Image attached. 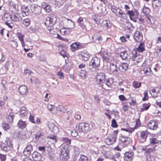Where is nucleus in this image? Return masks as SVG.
I'll return each instance as SVG.
<instances>
[{
  "mask_svg": "<svg viewBox=\"0 0 161 161\" xmlns=\"http://www.w3.org/2000/svg\"><path fill=\"white\" fill-rule=\"evenodd\" d=\"M57 20L56 16L53 14H50L48 17H46L44 24L49 31L52 29L53 26L55 24Z\"/></svg>",
  "mask_w": 161,
  "mask_h": 161,
  "instance_id": "f257e3e1",
  "label": "nucleus"
},
{
  "mask_svg": "<svg viewBox=\"0 0 161 161\" xmlns=\"http://www.w3.org/2000/svg\"><path fill=\"white\" fill-rule=\"evenodd\" d=\"M12 148V144L10 141H8L4 143L0 144V149L5 153L10 151Z\"/></svg>",
  "mask_w": 161,
  "mask_h": 161,
  "instance_id": "f03ea898",
  "label": "nucleus"
},
{
  "mask_svg": "<svg viewBox=\"0 0 161 161\" xmlns=\"http://www.w3.org/2000/svg\"><path fill=\"white\" fill-rule=\"evenodd\" d=\"M61 25L64 27L72 29L75 26V24L70 19L64 18L62 19L60 22Z\"/></svg>",
  "mask_w": 161,
  "mask_h": 161,
  "instance_id": "7ed1b4c3",
  "label": "nucleus"
},
{
  "mask_svg": "<svg viewBox=\"0 0 161 161\" xmlns=\"http://www.w3.org/2000/svg\"><path fill=\"white\" fill-rule=\"evenodd\" d=\"M67 146L61 147V151L59 153V156L62 159H68L69 158V150L67 149Z\"/></svg>",
  "mask_w": 161,
  "mask_h": 161,
  "instance_id": "20e7f679",
  "label": "nucleus"
},
{
  "mask_svg": "<svg viewBox=\"0 0 161 161\" xmlns=\"http://www.w3.org/2000/svg\"><path fill=\"white\" fill-rule=\"evenodd\" d=\"M7 16H5L4 17V19L6 20L5 18L6 19L7 21L9 20V19H11L12 21H19L22 19L21 17L20 14L18 13H15L11 15H7Z\"/></svg>",
  "mask_w": 161,
  "mask_h": 161,
  "instance_id": "39448f33",
  "label": "nucleus"
},
{
  "mask_svg": "<svg viewBox=\"0 0 161 161\" xmlns=\"http://www.w3.org/2000/svg\"><path fill=\"white\" fill-rule=\"evenodd\" d=\"M79 132H87L90 130V128L88 124L86 123H80L78 126Z\"/></svg>",
  "mask_w": 161,
  "mask_h": 161,
  "instance_id": "423d86ee",
  "label": "nucleus"
},
{
  "mask_svg": "<svg viewBox=\"0 0 161 161\" xmlns=\"http://www.w3.org/2000/svg\"><path fill=\"white\" fill-rule=\"evenodd\" d=\"M140 135L137 136L138 141L141 142H144L146 140V139L149 134V132L146 130L140 132Z\"/></svg>",
  "mask_w": 161,
  "mask_h": 161,
  "instance_id": "0eeeda50",
  "label": "nucleus"
},
{
  "mask_svg": "<svg viewBox=\"0 0 161 161\" xmlns=\"http://www.w3.org/2000/svg\"><path fill=\"white\" fill-rule=\"evenodd\" d=\"M121 135L119 138V140L121 141V143H120L119 145V147H120V146L122 145L123 146V147H126L127 144L129 143L128 140L130 139V138L127 137L125 135H122V134H121Z\"/></svg>",
  "mask_w": 161,
  "mask_h": 161,
  "instance_id": "6e6552de",
  "label": "nucleus"
},
{
  "mask_svg": "<svg viewBox=\"0 0 161 161\" xmlns=\"http://www.w3.org/2000/svg\"><path fill=\"white\" fill-rule=\"evenodd\" d=\"M152 5L153 10L156 13L161 6V2L159 0H153L152 2Z\"/></svg>",
  "mask_w": 161,
  "mask_h": 161,
  "instance_id": "1a4fd4ad",
  "label": "nucleus"
},
{
  "mask_svg": "<svg viewBox=\"0 0 161 161\" xmlns=\"http://www.w3.org/2000/svg\"><path fill=\"white\" fill-rule=\"evenodd\" d=\"M105 74L103 73H100L97 75L96 77V81L101 85L104 82L105 80Z\"/></svg>",
  "mask_w": 161,
  "mask_h": 161,
  "instance_id": "9d476101",
  "label": "nucleus"
},
{
  "mask_svg": "<svg viewBox=\"0 0 161 161\" xmlns=\"http://www.w3.org/2000/svg\"><path fill=\"white\" fill-rule=\"evenodd\" d=\"M127 14L129 15L131 20L135 22H136V19L138 17L139 14L137 11H135L134 12L131 10L128 11Z\"/></svg>",
  "mask_w": 161,
  "mask_h": 161,
  "instance_id": "9b49d317",
  "label": "nucleus"
},
{
  "mask_svg": "<svg viewBox=\"0 0 161 161\" xmlns=\"http://www.w3.org/2000/svg\"><path fill=\"white\" fill-rule=\"evenodd\" d=\"M90 64L95 68L99 67L100 65V59L97 57L93 58L90 62Z\"/></svg>",
  "mask_w": 161,
  "mask_h": 161,
  "instance_id": "f8f14e48",
  "label": "nucleus"
},
{
  "mask_svg": "<svg viewBox=\"0 0 161 161\" xmlns=\"http://www.w3.org/2000/svg\"><path fill=\"white\" fill-rule=\"evenodd\" d=\"M48 127L50 130L54 134H56L59 131V129L58 127L52 122H48Z\"/></svg>",
  "mask_w": 161,
  "mask_h": 161,
  "instance_id": "ddd939ff",
  "label": "nucleus"
},
{
  "mask_svg": "<svg viewBox=\"0 0 161 161\" xmlns=\"http://www.w3.org/2000/svg\"><path fill=\"white\" fill-rule=\"evenodd\" d=\"M32 150V145L31 144H28L23 151V153L25 156L28 157L30 155Z\"/></svg>",
  "mask_w": 161,
  "mask_h": 161,
  "instance_id": "4468645a",
  "label": "nucleus"
},
{
  "mask_svg": "<svg viewBox=\"0 0 161 161\" xmlns=\"http://www.w3.org/2000/svg\"><path fill=\"white\" fill-rule=\"evenodd\" d=\"M148 128L153 130H155L158 127V123L154 120H151L147 124Z\"/></svg>",
  "mask_w": 161,
  "mask_h": 161,
  "instance_id": "2eb2a0df",
  "label": "nucleus"
},
{
  "mask_svg": "<svg viewBox=\"0 0 161 161\" xmlns=\"http://www.w3.org/2000/svg\"><path fill=\"white\" fill-rule=\"evenodd\" d=\"M133 37L136 42H140L143 39L142 33L138 31L135 33Z\"/></svg>",
  "mask_w": 161,
  "mask_h": 161,
  "instance_id": "dca6fc26",
  "label": "nucleus"
},
{
  "mask_svg": "<svg viewBox=\"0 0 161 161\" xmlns=\"http://www.w3.org/2000/svg\"><path fill=\"white\" fill-rule=\"evenodd\" d=\"M134 153L132 152H126L125 153L124 159L125 161H131L133 158Z\"/></svg>",
  "mask_w": 161,
  "mask_h": 161,
  "instance_id": "f3484780",
  "label": "nucleus"
},
{
  "mask_svg": "<svg viewBox=\"0 0 161 161\" xmlns=\"http://www.w3.org/2000/svg\"><path fill=\"white\" fill-rule=\"evenodd\" d=\"M79 57L81 59L85 61H87L89 58V54L86 51H82L81 52L79 55Z\"/></svg>",
  "mask_w": 161,
  "mask_h": 161,
  "instance_id": "a211bd4d",
  "label": "nucleus"
},
{
  "mask_svg": "<svg viewBox=\"0 0 161 161\" xmlns=\"http://www.w3.org/2000/svg\"><path fill=\"white\" fill-rule=\"evenodd\" d=\"M31 9L32 12L35 14H38L41 12V8L37 5L33 4L31 6Z\"/></svg>",
  "mask_w": 161,
  "mask_h": 161,
  "instance_id": "6ab92c4d",
  "label": "nucleus"
},
{
  "mask_svg": "<svg viewBox=\"0 0 161 161\" xmlns=\"http://www.w3.org/2000/svg\"><path fill=\"white\" fill-rule=\"evenodd\" d=\"M109 69L110 71L114 74H117L118 72V70L116 63L110 64Z\"/></svg>",
  "mask_w": 161,
  "mask_h": 161,
  "instance_id": "aec40b11",
  "label": "nucleus"
},
{
  "mask_svg": "<svg viewBox=\"0 0 161 161\" xmlns=\"http://www.w3.org/2000/svg\"><path fill=\"white\" fill-rule=\"evenodd\" d=\"M32 157L35 161H40L42 158L41 154L37 152H34L32 154Z\"/></svg>",
  "mask_w": 161,
  "mask_h": 161,
  "instance_id": "412c9836",
  "label": "nucleus"
},
{
  "mask_svg": "<svg viewBox=\"0 0 161 161\" xmlns=\"http://www.w3.org/2000/svg\"><path fill=\"white\" fill-rule=\"evenodd\" d=\"M116 140L115 137H113L112 136H111L106 139L105 142L107 145H111L115 142Z\"/></svg>",
  "mask_w": 161,
  "mask_h": 161,
  "instance_id": "4be33fe9",
  "label": "nucleus"
},
{
  "mask_svg": "<svg viewBox=\"0 0 161 161\" xmlns=\"http://www.w3.org/2000/svg\"><path fill=\"white\" fill-rule=\"evenodd\" d=\"M128 67V64L126 63H124L119 66L118 69L120 71L125 72L127 70Z\"/></svg>",
  "mask_w": 161,
  "mask_h": 161,
  "instance_id": "5701e85b",
  "label": "nucleus"
},
{
  "mask_svg": "<svg viewBox=\"0 0 161 161\" xmlns=\"http://www.w3.org/2000/svg\"><path fill=\"white\" fill-rule=\"evenodd\" d=\"M86 21V19L85 18L82 17H79L77 20V22L79 24L80 26L83 29H85L86 27V25L83 23L84 21Z\"/></svg>",
  "mask_w": 161,
  "mask_h": 161,
  "instance_id": "b1692460",
  "label": "nucleus"
},
{
  "mask_svg": "<svg viewBox=\"0 0 161 161\" xmlns=\"http://www.w3.org/2000/svg\"><path fill=\"white\" fill-rule=\"evenodd\" d=\"M20 94L22 95L25 94L28 92L27 87L25 85L21 86L19 88Z\"/></svg>",
  "mask_w": 161,
  "mask_h": 161,
  "instance_id": "393cba45",
  "label": "nucleus"
},
{
  "mask_svg": "<svg viewBox=\"0 0 161 161\" xmlns=\"http://www.w3.org/2000/svg\"><path fill=\"white\" fill-rule=\"evenodd\" d=\"M87 75L88 73L85 70L81 69L79 71V76L82 79H86Z\"/></svg>",
  "mask_w": 161,
  "mask_h": 161,
  "instance_id": "a878e982",
  "label": "nucleus"
},
{
  "mask_svg": "<svg viewBox=\"0 0 161 161\" xmlns=\"http://www.w3.org/2000/svg\"><path fill=\"white\" fill-rule=\"evenodd\" d=\"M5 69L7 70L9 68H12L14 67L13 61H8L4 65Z\"/></svg>",
  "mask_w": 161,
  "mask_h": 161,
  "instance_id": "bb28decb",
  "label": "nucleus"
},
{
  "mask_svg": "<svg viewBox=\"0 0 161 161\" xmlns=\"http://www.w3.org/2000/svg\"><path fill=\"white\" fill-rule=\"evenodd\" d=\"M22 14L23 16L28 15L29 14V8L28 6L24 5L22 8Z\"/></svg>",
  "mask_w": 161,
  "mask_h": 161,
  "instance_id": "cd10ccee",
  "label": "nucleus"
},
{
  "mask_svg": "<svg viewBox=\"0 0 161 161\" xmlns=\"http://www.w3.org/2000/svg\"><path fill=\"white\" fill-rule=\"evenodd\" d=\"M14 116V113L12 112L10 113L6 117L7 122L9 124L12 123L13 122Z\"/></svg>",
  "mask_w": 161,
  "mask_h": 161,
  "instance_id": "c85d7f7f",
  "label": "nucleus"
},
{
  "mask_svg": "<svg viewBox=\"0 0 161 161\" xmlns=\"http://www.w3.org/2000/svg\"><path fill=\"white\" fill-rule=\"evenodd\" d=\"M28 113L26 107L24 106H22L21 108L20 111L19 115L21 117H23L26 115Z\"/></svg>",
  "mask_w": 161,
  "mask_h": 161,
  "instance_id": "c756f323",
  "label": "nucleus"
},
{
  "mask_svg": "<svg viewBox=\"0 0 161 161\" xmlns=\"http://www.w3.org/2000/svg\"><path fill=\"white\" fill-rule=\"evenodd\" d=\"M134 129L133 128H122L121 129V130H123L124 131V132H123L122 133V135H125V136H126L127 135H129V132H132L134 130Z\"/></svg>",
  "mask_w": 161,
  "mask_h": 161,
  "instance_id": "7c9ffc66",
  "label": "nucleus"
},
{
  "mask_svg": "<svg viewBox=\"0 0 161 161\" xmlns=\"http://www.w3.org/2000/svg\"><path fill=\"white\" fill-rule=\"evenodd\" d=\"M70 28L64 27L60 29V31L62 35H67L70 32Z\"/></svg>",
  "mask_w": 161,
  "mask_h": 161,
  "instance_id": "2f4dec72",
  "label": "nucleus"
},
{
  "mask_svg": "<svg viewBox=\"0 0 161 161\" xmlns=\"http://www.w3.org/2000/svg\"><path fill=\"white\" fill-rule=\"evenodd\" d=\"M117 11L115 14L118 17L124 18L125 16V14L124 13L122 10L118 8Z\"/></svg>",
  "mask_w": 161,
  "mask_h": 161,
  "instance_id": "473e14b6",
  "label": "nucleus"
},
{
  "mask_svg": "<svg viewBox=\"0 0 161 161\" xmlns=\"http://www.w3.org/2000/svg\"><path fill=\"white\" fill-rule=\"evenodd\" d=\"M102 26L105 28L106 29L109 28L111 27V25L109 21L107 20H103L101 24Z\"/></svg>",
  "mask_w": 161,
  "mask_h": 161,
  "instance_id": "72a5a7b5",
  "label": "nucleus"
},
{
  "mask_svg": "<svg viewBox=\"0 0 161 161\" xmlns=\"http://www.w3.org/2000/svg\"><path fill=\"white\" fill-rule=\"evenodd\" d=\"M18 125L19 128L23 129L26 127V124L25 121L19 120L18 123Z\"/></svg>",
  "mask_w": 161,
  "mask_h": 161,
  "instance_id": "f704fd0d",
  "label": "nucleus"
},
{
  "mask_svg": "<svg viewBox=\"0 0 161 161\" xmlns=\"http://www.w3.org/2000/svg\"><path fill=\"white\" fill-rule=\"evenodd\" d=\"M144 44L143 43H140L138 47L136 48L137 51L142 52L145 50Z\"/></svg>",
  "mask_w": 161,
  "mask_h": 161,
  "instance_id": "c9c22d12",
  "label": "nucleus"
},
{
  "mask_svg": "<svg viewBox=\"0 0 161 161\" xmlns=\"http://www.w3.org/2000/svg\"><path fill=\"white\" fill-rule=\"evenodd\" d=\"M138 56L137 55L136 52L134 51L130 54V59H132L133 61H135Z\"/></svg>",
  "mask_w": 161,
  "mask_h": 161,
  "instance_id": "e433bc0d",
  "label": "nucleus"
},
{
  "mask_svg": "<svg viewBox=\"0 0 161 161\" xmlns=\"http://www.w3.org/2000/svg\"><path fill=\"white\" fill-rule=\"evenodd\" d=\"M47 138L49 139L52 140L53 141V143H55L57 142L56 136L54 135L50 134L47 136Z\"/></svg>",
  "mask_w": 161,
  "mask_h": 161,
  "instance_id": "4c0bfd02",
  "label": "nucleus"
},
{
  "mask_svg": "<svg viewBox=\"0 0 161 161\" xmlns=\"http://www.w3.org/2000/svg\"><path fill=\"white\" fill-rule=\"evenodd\" d=\"M120 56L121 58L123 59H125L127 58L128 56V54L127 52L126 51H124L123 52H121L120 54Z\"/></svg>",
  "mask_w": 161,
  "mask_h": 161,
  "instance_id": "58836bf2",
  "label": "nucleus"
},
{
  "mask_svg": "<svg viewBox=\"0 0 161 161\" xmlns=\"http://www.w3.org/2000/svg\"><path fill=\"white\" fill-rule=\"evenodd\" d=\"M142 12L144 14L145 16L149 15V13L150 12V10L148 8L146 7H144L142 10Z\"/></svg>",
  "mask_w": 161,
  "mask_h": 161,
  "instance_id": "ea45409f",
  "label": "nucleus"
},
{
  "mask_svg": "<svg viewBox=\"0 0 161 161\" xmlns=\"http://www.w3.org/2000/svg\"><path fill=\"white\" fill-rule=\"evenodd\" d=\"M9 6L10 9H12V11L16 10L15 4L13 1H10L9 4Z\"/></svg>",
  "mask_w": 161,
  "mask_h": 161,
  "instance_id": "a19ab883",
  "label": "nucleus"
},
{
  "mask_svg": "<svg viewBox=\"0 0 161 161\" xmlns=\"http://www.w3.org/2000/svg\"><path fill=\"white\" fill-rule=\"evenodd\" d=\"M23 24L25 27L28 26L30 24V21L29 19H24Z\"/></svg>",
  "mask_w": 161,
  "mask_h": 161,
  "instance_id": "79ce46f5",
  "label": "nucleus"
},
{
  "mask_svg": "<svg viewBox=\"0 0 161 161\" xmlns=\"http://www.w3.org/2000/svg\"><path fill=\"white\" fill-rule=\"evenodd\" d=\"M159 141L156 138L152 137L150 139V142L152 145H154L158 143Z\"/></svg>",
  "mask_w": 161,
  "mask_h": 161,
  "instance_id": "37998d69",
  "label": "nucleus"
},
{
  "mask_svg": "<svg viewBox=\"0 0 161 161\" xmlns=\"http://www.w3.org/2000/svg\"><path fill=\"white\" fill-rule=\"evenodd\" d=\"M146 19L147 23L150 24H153V22L152 20L153 18L149 14L146 16Z\"/></svg>",
  "mask_w": 161,
  "mask_h": 161,
  "instance_id": "c03bdc74",
  "label": "nucleus"
},
{
  "mask_svg": "<svg viewBox=\"0 0 161 161\" xmlns=\"http://www.w3.org/2000/svg\"><path fill=\"white\" fill-rule=\"evenodd\" d=\"M2 127L4 130L7 131L10 128V126L9 124L6 123H3L2 125Z\"/></svg>",
  "mask_w": 161,
  "mask_h": 161,
  "instance_id": "a18cd8bd",
  "label": "nucleus"
},
{
  "mask_svg": "<svg viewBox=\"0 0 161 161\" xmlns=\"http://www.w3.org/2000/svg\"><path fill=\"white\" fill-rule=\"evenodd\" d=\"M113 79L112 78H111L108 79L106 81L105 83L108 86H110L113 83Z\"/></svg>",
  "mask_w": 161,
  "mask_h": 161,
  "instance_id": "49530a36",
  "label": "nucleus"
},
{
  "mask_svg": "<svg viewBox=\"0 0 161 161\" xmlns=\"http://www.w3.org/2000/svg\"><path fill=\"white\" fill-rule=\"evenodd\" d=\"M62 141H63L64 143L66 144L67 145L70 144L71 143V140L67 138H62L61 140Z\"/></svg>",
  "mask_w": 161,
  "mask_h": 161,
  "instance_id": "de8ad7c7",
  "label": "nucleus"
},
{
  "mask_svg": "<svg viewBox=\"0 0 161 161\" xmlns=\"http://www.w3.org/2000/svg\"><path fill=\"white\" fill-rule=\"evenodd\" d=\"M133 87L135 88H139L141 86V83L140 82L134 81L132 83Z\"/></svg>",
  "mask_w": 161,
  "mask_h": 161,
  "instance_id": "09e8293b",
  "label": "nucleus"
},
{
  "mask_svg": "<svg viewBox=\"0 0 161 161\" xmlns=\"http://www.w3.org/2000/svg\"><path fill=\"white\" fill-rule=\"evenodd\" d=\"M126 27L127 29L129 31V32H131L133 29V26L130 23H128Z\"/></svg>",
  "mask_w": 161,
  "mask_h": 161,
  "instance_id": "8fccbe9b",
  "label": "nucleus"
},
{
  "mask_svg": "<svg viewBox=\"0 0 161 161\" xmlns=\"http://www.w3.org/2000/svg\"><path fill=\"white\" fill-rule=\"evenodd\" d=\"M79 161H88V158L86 156L81 155L79 159Z\"/></svg>",
  "mask_w": 161,
  "mask_h": 161,
  "instance_id": "3c124183",
  "label": "nucleus"
},
{
  "mask_svg": "<svg viewBox=\"0 0 161 161\" xmlns=\"http://www.w3.org/2000/svg\"><path fill=\"white\" fill-rule=\"evenodd\" d=\"M43 134L42 132L39 131L37 132L36 134L35 135V138L36 139H38L41 136H43Z\"/></svg>",
  "mask_w": 161,
  "mask_h": 161,
  "instance_id": "603ef678",
  "label": "nucleus"
},
{
  "mask_svg": "<svg viewBox=\"0 0 161 161\" xmlns=\"http://www.w3.org/2000/svg\"><path fill=\"white\" fill-rule=\"evenodd\" d=\"M17 35L19 39L21 42L24 41V36L22 34L20 33H18L17 34Z\"/></svg>",
  "mask_w": 161,
  "mask_h": 161,
  "instance_id": "864d4df0",
  "label": "nucleus"
},
{
  "mask_svg": "<svg viewBox=\"0 0 161 161\" xmlns=\"http://www.w3.org/2000/svg\"><path fill=\"white\" fill-rule=\"evenodd\" d=\"M43 8L47 12H50L51 10V7L48 5H46Z\"/></svg>",
  "mask_w": 161,
  "mask_h": 161,
  "instance_id": "5fc2aeb1",
  "label": "nucleus"
},
{
  "mask_svg": "<svg viewBox=\"0 0 161 161\" xmlns=\"http://www.w3.org/2000/svg\"><path fill=\"white\" fill-rule=\"evenodd\" d=\"M79 148L75 147L74 148V151H76L77 152L76 154L74 156V158H73V159H74V160H76L77 159L78 155H79Z\"/></svg>",
  "mask_w": 161,
  "mask_h": 161,
  "instance_id": "6e6d98bb",
  "label": "nucleus"
},
{
  "mask_svg": "<svg viewBox=\"0 0 161 161\" xmlns=\"http://www.w3.org/2000/svg\"><path fill=\"white\" fill-rule=\"evenodd\" d=\"M111 123V126L115 128L118 127V125L115 119H113Z\"/></svg>",
  "mask_w": 161,
  "mask_h": 161,
  "instance_id": "4d7b16f0",
  "label": "nucleus"
},
{
  "mask_svg": "<svg viewBox=\"0 0 161 161\" xmlns=\"http://www.w3.org/2000/svg\"><path fill=\"white\" fill-rule=\"evenodd\" d=\"M142 56L141 55H138L137 57L136 58L135 60L138 63L142 61Z\"/></svg>",
  "mask_w": 161,
  "mask_h": 161,
  "instance_id": "13d9d810",
  "label": "nucleus"
},
{
  "mask_svg": "<svg viewBox=\"0 0 161 161\" xmlns=\"http://www.w3.org/2000/svg\"><path fill=\"white\" fill-rule=\"evenodd\" d=\"M57 75L61 79H63L64 77V75L61 71H60L58 72Z\"/></svg>",
  "mask_w": 161,
  "mask_h": 161,
  "instance_id": "bf43d9fd",
  "label": "nucleus"
},
{
  "mask_svg": "<svg viewBox=\"0 0 161 161\" xmlns=\"http://www.w3.org/2000/svg\"><path fill=\"white\" fill-rule=\"evenodd\" d=\"M45 148V151H47L48 153H50L52 152V149L50 145H49L48 146H46Z\"/></svg>",
  "mask_w": 161,
  "mask_h": 161,
  "instance_id": "052dcab7",
  "label": "nucleus"
},
{
  "mask_svg": "<svg viewBox=\"0 0 161 161\" xmlns=\"http://www.w3.org/2000/svg\"><path fill=\"white\" fill-rule=\"evenodd\" d=\"M78 42H76L74 43H73L71 45V47H72L74 49H77L78 46Z\"/></svg>",
  "mask_w": 161,
  "mask_h": 161,
  "instance_id": "680f3d73",
  "label": "nucleus"
},
{
  "mask_svg": "<svg viewBox=\"0 0 161 161\" xmlns=\"http://www.w3.org/2000/svg\"><path fill=\"white\" fill-rule=\"evenodd\" d=\"M98 137H97L95 136H93L92 137L89 138V139L91 140V141L93 142H95L98 139Z\"/></svg>",
  "mask_w": 161,
  "mask_h": 161,
  "instance_id": "e2e57ef3",
  "label": "nucleus"
},
{
  "mask_svg": "<svg viewBox=\"0 0 161 161\" xmlns=\"http://www.w3.org/2000/svg\"><path fill=\"white\" fill-rule=\"evenodd\" d=\"M118 8L114 6H112L111 7V10L115 14H116V12H117V10L118 9Z\"/></svg>",
  "mask_w": 161,
  "mask_h": 161,
  "instance_id": "0e129e2a",
  "label": "nucleus"
},
{
  "mask_svg": "<svg viewBox=\"0 0 161 161\" xmlns=\"http://www.w3.org/2000/svg\"><path fill=\"white\" fill-rule=\"evenodd\" d=\"M71 135L73 137H76L78 135L77 132L75 130H73L71 131Z\"/></svg>",
  "mask_w": 161,
  "mask_h": 161,
  "instance_id": "69168bd1",
  "label": "nucleus"
},
{
  "mask_svg": "<svg viewBox=\"0 0 161 161\" xmlns=\"http://www.w3.org/2000/svg\"><path fill=\"white\" fill-rule=\"evenodd\" d=\"M0 159L2 161H5L6 159V156L0 153Z\"/></svg>",
  "mask_w": 161,
  "mask_h": 161,
  "instance_id": "338daca9",
  "label": "nucleus"
},
{
  "mask_svg": "<svg viewBox=\"0 0 161 161\" xmlns=\"http://www.w3.org/2000/svg\"><path fill=\"white\" fill-rule=\"evenodd\" d=\"M24 72L26 74H29V75L32 73V71L28 69H25L24 70Z\"/></svg>",
  "mask_w": 161,
  "mask_h": 161,
  "instance_id": "774afa93",
  "label": "nucleus"
}]
</instances>
